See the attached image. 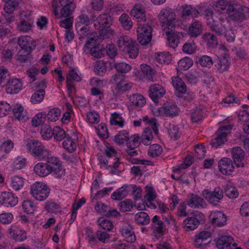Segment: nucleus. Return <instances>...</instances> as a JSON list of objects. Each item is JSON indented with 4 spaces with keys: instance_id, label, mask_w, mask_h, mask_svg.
<instances>
[{
    "instance_id": "nucleus-24",
    "label": "nucleus",
    "mask_w": 249,
    "mask_h": 249,
    "mask_svg": "<svg viewBox=\"0 0 249 249\" xmlns=\"http://www.w3.org/2000/svg\"><path fill=\"white\" fill-rule=\"evenodd\" d=\"M91 23V21L89 17L84 14L79 16L76 19L75 23V28L79 35H83L84 30L88 32V26Z\"/></svg>"
},
{
    "instance_id": "nucleus-21",
    "label": "nucleus",
    "mask_w": 249,
    "mask_h": 249,
    "mask_svg": "<svg viewBox=\"0 0 249 249\" xmlns=\"http://www.w3.org/2000/svg\"><path fill=\"white\" fill-rule=\"evenodd\" d=\"M23 88V83L20 79L11 78L5 85V90L8 94H17Z\"/></svg>"
},
{
    "instance_id": "nucleus-19",
    "label": "nucleus",
    "mask_w": 249,
    "mask_h": 249,
    "mask_svg": "<svg viewBox=\"0 0 249 249\" xmlns=\"http://www.w3.org/2000/svg\"><path fill=\"white\" fill-rule=\"evenodd\" d=\"M232 12L230 15V19L234 22H242L249 16V8L242 5L236 10L235 9Z\"/></svg>"
},
{
    "instance_id": "nucleus-50",
    "label": "nucleus",
    "mask_w": 249,
    "mask_h": 249,
    "mask_svg": "<svg viewBox=\"0 0 249 249\" xmlns=\"http://www.w3.org/2000/svg\"><path fill=\"white\" fill-rule=\"evenodd\" d=\"M163 222L157 215H155L152 219L151 228L154 232L161 233L163 231Z\"/></svg>"
},
{
    "instance_id": "nucleus-53",
    "label": "nucleus",
    "mask_w": 249,
    "mask_h": 249,
    "mask_svg": "<svg viewBox=\"0 0 249 249\" xmlns=\"http://www.w3.org/2000/svg\"><path fill=\"white\" fill-rule=\"evenodd\" d=\"M46 119V114L43 112H39L36 114L32 120V125L34 127H37L43 124Z\"/></svg>"
},
{
    "instance_id": "nucleus-32",
    "label": "nucleus",
    "mask_w": 249,
    "mask_h": 249,
    "mask_svg": "<svg viewBox=\"0 0 249 249\" xmlns=\"http://www.w3.org/2000/svg\"><path fill=\"white\" fill-rule=\"evenodd\" d=\"M131 226L128 223L124 224L120 229V232L124 239L127 242L132 243L136 240Z\"/></svg>"
},
{
    "instance_id": "nucleus-27",
    "label": "nucleus",
    "mask_w": 249,
    "mask_h": 249,
    "mask_svg": "<svg viewBox=\"0 0 249 249\" xmlns=\"http://www.w3.org/2000/svg\"><path fill=\"white\" fill-rule=\"evenodd\" d=\"M18 44L22 50H30L36 47V42L34 39L29 36H21L18 40Z\"/></svg>"
},
{
    "instance_id": "nucleus-23",
    "label": "nucleus",
    "mask_w": 249,
    "mask_h": 249,
    "mask_svg": "<svg viewBox=\"0 0 249 249\" xmlns=\"http://www.w3.org/2000/svg\"><path fill=\"white\" fill-rule=\"evenodd\" d=\"M210 219L212 224L215 226L221 227L227 223V217L221 211H213L210 215Z\"/></svg>"
},
{
    "instance_id": "nucleus-35",
    "label": "nucleus",
    "mask_w": 249,
    "mask_h": 249,
    "mask_svg": "<svg viewBox=\"0 0 249 249\" xmlns=\"http://www.w3.org/2000/svg\"><path fill=\"white\" fill-rule=\"evenodd\" d=\"M94 41L93 38H89L85 45L84 48L90 50L89 53L94 57L101 58L103 56V53L98 46H94L92 44Z\"/></svg>"
},
{
    "instance_id": "nucleus-34",
    "label": "nucleus",
    "mask_w": 249,
    "mask_h": 249,
    "mask_svg": "<svg viewBox=\"0 0 249 249\" xmlns=\"http://www.w3.org/2000/svg\"><path fill=\"white\" fill-rule=\"evenodd\" d=\"M233 242V238L232 236L225 235L218 238L216 246L218 249H232L231 247Z\"/></svg>"
},
{
    "instance_id": "nucleus-61",
    "label": "nucleus",
    "mask_w": 249,
    "mask_h": 249,
    "mask_svg": "<svg viewBox=\"0 0 249 249\" xmlns=\"http://www.w3.org/2000/svg\"><path fill=\"white\" fill-rule=\"evenodd\" d=\"M97 222L100 227L105 230L110 231L113 227L112 222L104 217L99 218Z\"/></svg>"
},
{
    "instance_id": "nucleus-29",
    "label": "nucleus",
    "mask_w": 249,
    "mask_h": 249,
    "mask_svg": "<svg viewBox=\"0 0 249 249\" xmlns=\"http://www.w3.org/2000/svg\"><path fill=\"white\" fill-rule=\"evenodd\" d=\"M203 30V26L201 21L195 20L190 24L187 31L188 34L192 38H196L200 36Z\"/></svg>"
},
{
    "instance_id": "nucleus-3",
    "label": "nucleus",
    "mask_w": 249,
    "mask_h": 249,
    "mask_svg": "<svg viewBox=\"0 0 249 249\" xmlns=\"http://www.w3.org/2000/svg\"><path fill=\"white\" fill-rule=\"evenodd\" d=\"M176 17L174 10L169 7L162 8L158 15V20L164 30L175 26Z\"/></svg>"
},
{
    "instance_id": "nucleus-47",
    "label": "nucleus",
    "mask_w": 249,
    "mask_h": 249,
    "mask_svg": "<svg viewBox=\"0 0 249 249\" xmlns=\"http://www.w3.org/2000/svg\"><path fill=\"white\" fill-rule=\"evenodd\" d=\"M134 220L138 225H147L150 222V217L147 213L144 212H140L134 215Z\"/></svg>"
},
{
    "instance_id": "nucleus-9",
    "label": "nucleus",
    "mask_w": 249,
    "mask_h": 249,
    "mask_svg": "<svg viewBox=\"0 0 249 249\" xmlns=\"http://www.w3.org/2000/svg\"><path fill=\"white\" fill-rule=\"evenodd\" d=\"M34 20L29 11H22L19 15V21L17 23V30L22 33L29 32L32 28Z\"/></svg>"
},
{
    "instance_id": "nucleus-37",
    "label": "nucleus",
    "mask_w": 249,
    "mask_h": 249,
    "mask_svg": "<svg viewBox=\"0 0 249 249\" xmlns=\"http://www.w3.org/2000/svg\"><path fill=\"white\" fill-rule=\"evenodd\" d=\"M202 39L208 48H214L218 44L217 37L212 33H206L202 36Z\"/></svg>"
},
{
    "instance_id": "nucleus-59",
    "label": "nucleus",
    "mask_w": 249,
    "mask_h": 249,
    "mask_svg": "<svg viewBox=\"0 0 249 249\" xmlns=\"http://www.w3.org/2000/svg\"><path fill=\"white\" fill-rule=\"evenodd\" d=\"M18 2L16 0H9L4 5V10L7 14H12L18 6Z\"/></svg>"
},
{
    "instance_id": "nucleus-14",
    "label": "nucleus",
    "mask_w": 249,
    "mask_h": 249,
    "mask_svg": "<svg viewBox=\"0 0 249 249\" xmlns=\"http://www.w3.org/2000/svg\"><path fill=\"white\" fill-rule=\"evenodd\" d=\"M78 135L74 132L68 135L66 139L62 142V147L68 152L72 153L76 151L78 145Z\"/></svg>"
},
{
    "instance_id": "nucleus-12",
    "label": "nucleus",
    "mask_w": 249,
    "mask_h": 249,
    "mask_svg": "<svg viewBox=\"0 0 249 249\" xmlns=\"http://www.w3.org/2000/svg\"><path fill=\"white\" fill-rule=\"evenodd\" d=\"M203 214L199 211H195L192 213V216H188L183 221L182 227L186 231H191L196 229L200 224L198 218Z\"/></svg>"
},
{
    "instance_id": "nucleus-20",
    "label": "nucleus",
    "mask_w": 249,
    "mask_h": 249,
    "mask_svg": "<svg viewBox=\"0 0 249 249\" xmlns=\"http://www.w3.org/2000/svg\"><path fill=\"white\" fill-rule=\"evenodd\" d=\"M218 169L223 175H231L234 170L232 160L226 157L221 159L218 162Z\"/></svg>"
},
{
    "instance_id": "nucleus-2",
    "label": "nucleus",
    "mask_w": 249,
    "mask_h": 249,
    "mask_svg": "<svg viewBox=\"0 0 249 249\" xmlns=\"http://www.w3.org/2000/svg\"><path fill=\"white\" fill-rule=\"evenodd\" d=\"M227 24V23L222 17L219 18L218 21L208 22V26L212 31L218 36L224 35L228 42H233L235 40V35Z\"/></svg>"
},
{
    "instance_id": "nucleus-43",
    "label": "nucleus",
    "mask_w": 249,
    "mask_h": 249,
    "mask_svg": "<svg viewBox=\"0 0 249 249\" xmlns=\"http://www.w3.org/2000/svg\"><path fill=\"white\" fill-rule=\"evenodd\" d=\"M24 184V178L19 176H14L11 178L10 186L12 189L18 191L22 189Z\"/></svg>"
},
{
    "instance_id": "nucleus-44",
    "label": "nucleus",
    "mask_w": 249,
    "mask_h": 249,
    "mask_svg": "<svg viewBox=\"0 0 249 249\" xmlns=\"http://www.w3.org/2000/svg\"><path fill=\"white\" fill-rule=\"evenodd\" d=\"M134 42L129 37L122 36L118 39L117 44L122 51L125 52L131 45L134 44Z\"/></svg>"
},
{
    "instance_id": "nucleus-52",
    "label": "nucleus",
    "mask_w": 249,
    "mask_h": 249,
    "mask_svg": "<svg viewBox=\"0 0 249 249\" xmlns=\"http://www.w3.org/2000/svg\"><path fill=\"white\" fill-rule=\"evenodd\" d=\"M123 27L126 30H130L133 26V22L128 15L123 14L119 18Z\"/></svg>"
},
{
    "instance_id": "nucleus-33",
    "label": "nucleus",
    "mask_w": 249,
    "mask_h": 249,
    "mask_svg": "<svg viewBox=\"0 0 249 249\" xmlns=\"http://www.w3.org/2000/svg\"><path fill=\"white\" fill-rule=\"evenodd\" d=\"M181 17L183 18H187L188 17L195 18L198 17L199 15V11L192 5H183L181 7Z\"/></svg>"
},
{
    "instance_id": "nucleus-38",
    "label": "nucleus",
    "mask_w": 249,
    "mask_h": 249,
    "mask_svg": "<svg viewBox=\"0 0 249 249\" xmlns=\"http://www.w3.org/2000/svg\"><path fill=\"white\" fill-rule=\"evenodd\" d=\"M49 171L47 163L38 162L34 167V173L41 177H45L50 174Z\"/></svg>"
},
{
    "instance_id": "nucleus-1",
    "label": "nucleus",
    "mask_w": 249,
    "mask_h": 249,
    "mask_svg": "<svg viewBox=\"0 0 249 249\" xmlns=\"http://www.w3.org/2000/svg\"><path fill=\"white\" fill-rule=\"evenodd\" d=\"M94 27L95 30L99 32L98 38L104 39L108 38L112 35L113 31L110 28L112 24V18L107 14L99 15L93 20Z\"/></svg>"
},
{
    "instance_id": "nucleus-60",
    "label": "nucleus",
    "mask_w": 249,
    "mask_h": 249,
    "mask_svg": "<svg viewBox=\"0 0 249 249\" xmlns=\"http://www.w3.org/2000/svg\"><path fill=\"white\" fill-rule=\"evenodd\" d=\"M153 139L152 130L146 128L144 129L142 136V142L145 145H149L151 143Z\"/></svg>"
},
{
    "instance_id": "nucleus-41",
    "label": "nucleus",
    "mask_w": 249,
    "mask_h": 249,
    "mask_svg": "<svg viewBox=\"0 0 249 249\" xmlns=\"http://www.w3.org/2000/svg\"><path fill=\"white\" fill-rule=\"evenodd\" d=\"M14 147V143L11 140H8L3 142L0 146V160L6 158V155L9 153Z\"/></svg>"
},
{
    "instance_id": "nucleus-10",
    "label": "nucleus",
    "mask_w": 249,
    "mask_h": 249,
    "mask_svg": "<svg viewBox=\"0 0 249 249\" xmlns=\"http://www.w3.org/2000/svg\"><path fill=\"white\" fill-rule=\"evenodd\" d=\"M47 164L49 169L50 173H53L55 177L59 178L65 175V169L62 166V162L60 159L52 156L47 157Z\"/></svg>"
},
{
    "instance_id": "nucleus-26",
    "label": "nucleus",
    "mask_w": 249,
    "mask_h": 249,
    "mask_svg": "<svg viewBox=\"0 0 249 249\" xmlns=\"http://www.w3.org/2000/svg\"><path fill=\"white\" fill-rule=\"evenodd\" d=\"M142 121L145 124L148 125V126L151 127L155 135H157L158 134L159 124L156 119L154 118L149 119L148 116H146L143 117L142 120L140 119V120L134 121L133 122V124L135 126H140L141 125Z\"/></svg>"
},
{
    "instance_id": "nucleus-18",
    "label": "nucleus",
    "mask_w": 249,
    "mask_h": 249,
    "mask_svg": "<svg viewBox=\"0 0 249 249\" xmlns=\"http://www.w3.org/2000/svg\"><path fill=\"white\" fill-rule=\"evenodd\" d=\"M89 84L92 87L91 89V94L93 96H99V99H102L104 96L103 90L101 89L105 85L104 80L99 79L98 78L93 77L90 79Z\"/></svg>"
},
{
    "instance_id": "nucleus-49",
    "label": "nucleus",
    "mask_w": 249,
    "mask_h": 249,
    "mask_svg": "<svg viewBox=\"0 0 249 249\" xmlns=\"http://www.w3.org/2000/svg\"><path fill=\"white\" fill-rule=\"evenodd\" d=\"M141 70L144 74V77L150 81L155 80V71L150 66L146 64L141 65Z\"/></svg>"
},
{
    "instance_id": "nucleus-40",
    "label": "nucleus",
    "mask_w": 249,
    "mask_h": 249,
    "mask_svg": "<svg viewBox=\"0 0 249 249\" xmlns=\"http://www.w3.org/2000/svg\"><path fill=\"white\" fill-rule=\"evenodd\" d=\"M218 58V61L215 65L218 71L222 73L227 71L230 66L229 56H226V55L219 56Z\"/></svg>"
},
{
    "instance_id": "nucleus-7",
    "label": "nucleus",
    "mask_w": 249,
    "mask_h": 249,
    "mask_svg": "<svg viewBox=\"0 0 249 249\" xmlns=\"http://www.w3.org/2000/svg\"><path fill=\"white\" fill-rule=\"evenodd\" d=\"M233 125L228 122H225L216 132V137L212 140L213 147L217 148L227 141V134L231 130Z\"/></svg>"
},
{
    "instance_id": "nucleus-55",
    "label": "nucleus",
    "mask_w": 249,
    "mask_h": 249,
    "mask_svg": "<svg viewBox=\"0 0 249 249\" xmlns=\"http://www.w3.org/2000/svg\"><path fill=\"white\" fill-rule=\"evenodd\" d=\"M199 12V14H200L207 20L208 25V22L214 21V20L213 19L214 12L212 9L210 8H200Z\"/></svg>"
},
{
    "instance_id": "nucleus-11",
    "label": "nucleus",
    "mask_w": 249,
    "mask_h": 249,
    "mask_svg": "<svg viewBox=\"0 0 249 249\" xmlns=\"http://www.w3.org/2000/svg\"><path fill=\"white\" fill-rule=\"evenodd\" d=\"M152 27L148 24H140L138 25L137 33L139 42L142 45H146L152 39Z\"/></svg>"
},
{
    "instance_id": "nucleus-36",
    "label": "nucleus",
    "mask_w": 249,
    "mask_h": 249,
    "mask_svg": "<svg viewBox=\"0 0 249 249\" xmlns=\"http://www.w3.org/2000/svg\"><path fill=\"white\" fill-rule=\"evenodd\" d=\"M166 34L167 37V44L168 46L172 48H176L179 42V38L181 36V34L173 31L166 32Z\"/></svg>"
},
{
    "instance_id": "nucleus-22",
    "label": "nucleus",
    "mask_w": 249,
    "mask_h": 249,
    "mask_svg": "<svg viewBox=\"0 0 249 249\" xmlns=\"http://www.w3.org/2000/svg\"><path fill=\"white\" fill-rule=\"evenodd\" d=\"M149 96L154 102H157L159 98H162L166 93L164 87L158 84H154L149 88Z\"/></svg>"
},
{
    "instance_id": "nucleus-45",
    "label": "nucleus",
    "mask_w": 249,
    "mask_h": 249,
    "mask_svg": "<svg viewBox=\"0 0 249 249\" xmlns=\"http://www.w3.org/2000/svg\"><path fill=\"white\" fill-rule=\"evenodd\" d=\"M127 185H124L118 188L111 194V198L115 200H120L125 197L128 194Z\"/></svg>"
},
{
    "instance_id": "nucleus-6",
    "label": "nucleus",
    "mask_w": 249,
    "mask_h": 249,
    "mask_svg": "<svg viewBox=\"0 0 249 249\" xmlns=\"http://www.w3.org/2000/svg\"><path fill=\"white\" fill-rule=\"evenodd\" d=\"M111 80L115 86V91L119 94L129 91L133 87V84L126 80L124 75L115 73L112 75Z\"/></svg>"
},
{
    "instance_id": "nucleus-28",
    "label": "nucleus",
    "mask_w": 249,
    "mask_h": 249,
    "mask_svg": "<svg viewBox=\"0 0 249 249\" xmlns=\"http://www.w3.org/2000/svg\"><path fill=\"white\" fill-rule=\"evenodd\" d=\"M8 230L11 237L17 242H22L26 239L25 231L14 224L11 225Z\"/></svg>"
},
{
    "instance_id": "nucleus-30",
    "label": "nucleus",
    "mask_w": 249,
    "mask_h": 249,
    "mask_svg": "<svg viewBox=\"0 0 249 249\" xmlns=\"http://www.w3.org/2000/svg\"><path fill=\"white\" fill-rule=\"evenodd\" d=\"M130 14L138 22H142L146 20L144 8L140 3H137L134 5Z\"/></svg>"
},
{
    "instance_id": "nucleus-48",
    "label": "nucleus",
    "mask_w": 249,
    "mask_h": 249,
    "mask_svg": "<svg viewBox=\"0 0 249 249\" xmlns=\"http://www.w3.org/2000/svg\"><path fill=\"white\" fill-rule=\"evenodd\" d=\"M110 123L112 125H115L122 128L124 124V119L122 117L121 114L117 112H114L111 115Z\"/></svg>"
},
{
    "instance_id": "nucleus-42",
    "label": "nucleus",
    "mask_w": 249,
    "mask_h": 249,
    "mask_svg": "<svg viewBox=\"0 0 249 249\" xmlns=\"http://www.w3.org/2000/svg\"><path fill=\"white\" fill-rule=\"evenodd\" d=\"M13 111L15 117L19 121H25L28 118L26 110L19 104H16L14 106Z\"/></svg>"
},
{
    "instance_id": "nucleus-13",
    "label": "nucleus",
    "mask_w": 249,
    "mask_h": 249,
    "mask_svg": "<svg viewBox=\"0 0 249 249\" xmlns=\"http://www.w3.org/2000/svg\"><path fill=\"white\" fill-rule=\"evenodd\" d=\"M235 5L231 1L217 0L213 3V8L216 13L220 14H229L234 11Z\"/></svg>"
},
{
    "instance_id": "nucleus-8",
    "label": "nucleus",
    "mask_w": 249,
    "mask_h": 249,
    "mask_svg": "<svg viewBox=\"0 0 249 249\" xmlns=\"http://www.w3.org/2000/svg\"><path fill=\"white\" fill-rule=\"evenodd\" d=\"M179 109L173 103L166 102L161 107L153 109V114L157 116H165L173 118L178 114Z\"/></svg>"
},
{
    "instance_id": "nucleus-15",
    "label": "nucleus",
    "mask_w": 249,
    "mask_h": 249,
    "mask_svg": "<svg viewBox=\"0 0 249 249\" xmlns=\"http://www.w3.org/2000/svg\"><path fill=\"white\" fill-rule=\"evenodd\" d=\"M205 199L213 206L217 205L223 198V192L220 187H215L212 192L205 191Z\"/></svg>"
},
{
    "instance_id": "nucleus-25",
    "label": "nucleus",
    "mask_w": 249,
    "mask_h": 249,
    "mask_svg": "<svg viewBox=\"0 0 249 249\" xmlns=\"http://www.w3.org/2000/svg\"><path fill=\"white\" fill-rule=\"evenodd\" d=\"M231 155L237 167H243L244 166L243 161L245 153L242 148L238 146L233 147L231 150Z\"/></svg>"
},
{
    "instance_id": "nucleus-57",
    "label": "nucleus",
    "mask_w": 249,
    "mask_h": 249,
    "mask_svg": "<svg viewBox=\"0 0 249 249\" xmlns=\"http://www.w3.org/2000/svg\"><path fill=\"white\" fill-rule=\"evenodd\" d=\"M26 164V159L21 156H18L15 158L12 163L13 170H20L24 167Z\"/></svg>"
},
{
    "instance_id": "nucleus-51",
    "label": "nucleus",
    "mask_w": 249,
    "mask_h": 249,
    "mask_svg": "<svg viewBox=\"0 0 249 249\" xmlns=\"http://www.w3.org/2000/svg\"><path fill=\"white\" fill-rule=\"evenodd\" d=\"M171 54L167 52L159 53L156 56V60L161 64H168L171 62Z\"/></svg>"
},
{
    "instance_id": "nucleus-17",
    "label": "nucleus",
    "mask_w": 249,
    "mask_h": 249,
    "mask_svg": "<svg viewBox=\"0 0 249 249\" xmlns=\"http://www.w3.org/2000/svg\"><path fill=\"white\" fill-rule=\"evenodd\" d=\"M145 192L144 199L146 206L151 209H156L157 206L154 200L157 195L155 189L151 185H146L145 187Z\"/></svg>"
},
{
    "instance_id": "nucleus-5",
    "label": "nucleus",
    "mask_w": 249,
    "mask_h": 249,
    "mask_svg": "<svg viewBox=\"0 0 249 249\" xmlns=\"http://www.w3.org/2000/svg\"><path fill=\"white\" fill-rule=\"evenodd\" d=\"M50 189L44 182L36 181L30 185V194L36 200L44 201L49 196Z\"/></svg>"
},
{
    "instance_id": "nucleus-39",
    "label": "nucleus",
    "mask_w": 249,
    "mask_h": 249,
    "mask_svg": "<svg viewBox=\"0 0 249 249\" xmlns=\"http://www.w3.org/2000/svg\"><path fill=\"white\" fill-rule=\"evenodd\" d=\"M172 83L176 91L180 94H184L186 92V86L181 78L178 76H174L172 78Z\"/></svg>"
},
{
    "instance_id": "nucleus-31",
    "label": "nucleus",
    "mask_w": 249,
    "mask_h": 249,
    "mask_svg": "<svg viewBox=\"0 0 249 249\" xmlns=\"http://www.w3.org/2000/svg\"><path fill=\"white\" fill-rule=\"evenodd\" d=\"M187 204L191 208L199 209L204 207L206 203L203 198L197 195L192 194L188 197Z\"/></svg>"
},
{
    "instance_id": "nucleus-62",
    "label": "nucleus",
    "mask_w": 249,
    "mask_h": 249,
    "mask_svg": "<svg viewBox=\"0 0 249 249\" xmlns=\"http://www.w3.org/2000/svg\"><path fill=\"white\" fill-rule=\"evenodd\" d=\"M53 134L54 139L56 141H61L67 136H66L65 131L60 127L56 126L53 129Z\"/></svg>"
},
{
    "instance_id": "nucleus-16",
    "label": "nucleus",
    "mask_w": 249,
    "mask_h": 249,
    "mask_svg": "<svg viewBox=\"0 0 249 249\" xmlns=\"http://www.w3.org/2000/svg\"><path fill=\"white\" fill-rule=\"evenodd\" d=\"M18 203V197L12 192H2L0 195V203L6 207H13Z\"/></svg>"
},
{
    "instance_id": "nucleus-58",
    "label": "nucleus",
    "mask_w": 249,
    "mask_h": 249,
    "mask_svg": "<svg viewBox=\"0 0 249 249\" xmlns=\"http://www.w3.org/2000/svg\"><path fill=\"white\" fill-rule=\"evenodd\" d=\"M94 71L97 75H104L107 71L106 64L102 60L97 61L94 65Z\"/></svg>"
},
{
    "instance_id": "nucleus-64",
    "label": "nucleus",
    "mask_w": 249,
    "mask_h": 249,
    "mask_svg": "<svg viewBox=\"0 0 249 249\" xmlns=\"http://www.w3.org/2000/svg\"><path fill=\"white\" fill-rule=\"evenodd\" d=\"M22 208L25 213H33L35 211L36 206L32 201L26 200L22 202Z\"/></svg>"
},
{
    "instance_id": "nucleus-56",
    "label": "nucleus",
    "mask_w": 249,
    "mask_h": 249,
    "mask_svg": "<svg viewBox=\"0 0 249 249\" xmlns=\"http://www.w3.org/2000/svg\"><path fill=\"white\" fill-rule=\"evenodd\" d=\"M226 196L230 198H236L238 196V192L235 187L230 184L227 185L225 187Z\"/></svg>"
},
{
    "instance_id": "nucleus-63",
    "label": "nucleus",
    "mask_w": 249,
    "mask_h": 249,
    "mask_svg": "<svg viewBox=\"0 0 249 249\" xmlns=\"http://www.w3.org/2000/svg\"><path fill=\"white\" fill-rule=\"evenodd\" d=\"M45 91L44 89H39L36 92L33 94L31 101L33 104H38L41 102L44 97Z\"/></svg>"
},
{
    "instance_id": "nucleus-4",
    "label": "nucleus",
    "mask_w": 249,
    "mask_h": 249,
    "mask_svg": "<svg viewBox=\"0 0 249 249\" xmlns=\"http://www.w3.org/2000/svg\"><path fill=\"white\" fill-rule=\"evenodd\" d=\"M26 148L33 156L39 160L45 159L51 154L50 151L37 141H30L27 143Z\"/></svg>"
},
{
    "instance_id": "nucleus-46",
    "label": "nucleus",
    "mask_w": 249,
    "mask_h": 249,
    "mask_svg": "<svg viewBox=\"0 0 249 249\" xmlns=\"http://www.w3.org/2000/svg\"><path fill=\"white\" fill-rule=\"evenodd\" d=\"M129 99L131 103L137 107H142L146 104L145 98L140 94H133L129 96Z\"/></svg>"
},
{
    "instance_id": "nucleus-54",
    "label": "nucleus",
    "mask_w": 249,
    "mask_h": 249,
    "mask_svg": "<svg viewBox=\"0 0 249 249\" xmlns=\"http://www.w3.org/2000/svg\"><path fill=\"white\" fill-rule=\"evenodd\" d=\"M162 152V148L158 144H153L149 147L148 155L152 158L160 156Z\"/></svg>"
}]
</instances>
